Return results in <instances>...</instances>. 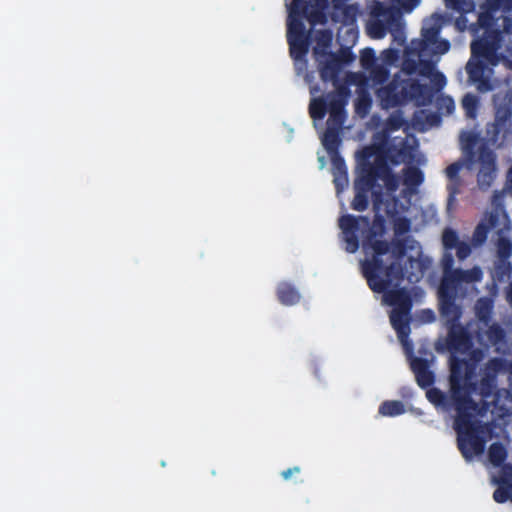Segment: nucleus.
<instances>
[{
  "mask_svg": "<svg viewBox=\"0 0 512 512\" xmlns=\"http://www.w3.org/2000/svg\"><path fill=\"white\" fill-rule=\"evenodd\" d=\"M455 249L457 250V255L460 259H464L470 253V247L465 242H459Z\"/></svg>",
  "mask_w": 512,
  "mask_h": 512,
  "instance_id": "28",
  "label": "nucleus"
},
{
  "mask_svg": "<svg viewBox=\"0 0 512 512\" xmlns=\"http://www.w3.org/2000/svg\"><path fill=\"white\" fill-rule=\"evenodd\" d=\"M384 57H385V60H384L385 62H387V63L392 62L393 61V52L392 51H386L384 53Z\"/></svg>",
  "mask_w": 512,
  "mask_h": 512,
  "instance_id": "36",
  "label": "nucleus"
},
{
  "mask_svg": "<svg viewBox=\"0 0 512 512\" xmlns=\"http://www.w3.org/2000/svg\"><path fill=\"white\" fill-rule=\"evenodd\" d=\"M459 165L458 164H453L451 165L450 167L447 168V175L453 179L456 177L458 171H459Z\"/></svg>",
  "mask_w": 512,
  "mask_h": 512,
  "instance_id": "34",
  "label": "nucleus"
},
{
  "mask_svg": "<svg viewBox=\"0 0 512 512\" xmlns=\"http://www.w3.org/2000/svg\"><path fill=\"white\" fill-rule=\"evenodd\" d=\"M494 499L497 502H512V483H510L508 480H502L499 484V487L494 492Z\"/></svg>",
  "mask_w": 512,
  "mask_h": 512,
  "instance_id": "17",
  "label": "nucleus"
},
{
  "mask_svg": "<svg viewBox=\"0 0 512 512\" xmlns=\"http://www.w3.org/2000/svg\"><path fill=\"white\" fill-rule=\"evenodd\" d=\"M383 152L380 148H366L363 151V158L358 168L355 180V197L352 207L355 210H364L369 202V197L374 198V210L376 223L372 228L368 243L365 246L366 257L362 261V268L371 289L375 292H383V302L393 307L390 314V321L398 333V338L406 351L409 344L406 337L409 333L408 311L409 297L403 291L395 290L393 281L398 279L400 274L396 264L406 265L410 263L411 269L417 273L410 272L407 268L405 274L410 281L417 280L420 274L419 251L407 255L403 252L397 256L387 249V245L375 236L382 230V219L384 216H393L398 213L397 201H390L391 193L396 191L398 180L390 174L389 169L383 160Z\"/></svg>",
  "mask_w": 512,
  "mask_h": 512,
  "instance_id": "1",
  "label": "nucleus"
},
{
  "mask_svg": "<svg viewBox=\"0 0 512 512\" xmlns=\"http://www.w3.org/2000/svg\"><path fill=\"white\" fill-rule=\"evenodd\" d=\"M460 241L453 231H445L443 234V244L446 249L456 248Z\"/></svg>",
  "mask_w": 512,
  "mask_h": 512,
  "instance_id": "26",
  "label": "nucleus"
},
{
  "mask_svg": "<svg viewBox=\"0 0 512 512\" xmlns=\"http://www.w3.org/2000/svg\"><path fill=\"white\" fill-rule=\"evenodd\" d=\"M422 181V175L420 171L416 168H411L407 170L404 178L403 185L405 188L402 190L404 193H411L413 188L417 186Z\"/></svg>",
  "mask_w": 512,
  "mask_h": 512,
  "instance_id": "14",
  "label": "nucleus"
},
{
  "mask_svg": "<svg viewBox=\"0 0 512 512\" xmlns=\"http://www.w3.org/2000/svg\"><path fill=\"white\" fill-rule=\"evenodd\" d=\"M509 227V221L506 214L502 211H496L495 215H491L489 219V226L487 229L493 230L497 233L502 232Z\"/></svg>",
  "mask_w": 512,
  "mask_h": 512,
  "instance_id": "13",
  "label": "nucleus"
},
{
  "mask_svg": "<svg viewBox=\"0 0 512 512\" xmlns=\"http://www.w3.org/2000/svg\"><path fill=\"white\" fill-rule=\"evenodd\" d=\"M411 3H401L400 1H398L400 7L406 11V12H409L411 11L416 5H418V0H409Z\"/></svg>",
  "mask_w": 512,
  "mask_h": 512,
  "instance_id": "32",
  "label": "nucleus"
},
{
  "mask_svg": "<svg viewBox=\"0 0 512 512\" xmlns=\"http://www.w3.org/2000/svg\"><path fill=\"white\" fill-rule=\"evenodd\" d=\"M321 0H294L289 8L288 15V41L292 57L300 61L307 52L306 36L301 22L305 16L311 23L321 19Z\"/></svg>",
  "mask_w": 512,
  "mask_h": 512,
  "instance_id": "4",
  "label": "nucleus"
},
{
  "mask_svg": "<svg viewBox=\"0 0 512 512\" xmlns=\"http://www.w3.org/2000/svg\"><path fill=\"white\" fill-rule=\"evenodd\" d=\"M368 223L364 218H353L351 216H343L339 220V226L343 233V238L346 242V250L348 252H355L358 244V234L361 233Z\"/></svg>",
  "mask_w": 512,
  "mask_h": 512,
  "instance_id": "7",
  "label": "nucleus"
},
{
  "mask_svg": "<svg viewBox=\"0 0 512 512\" xmlns=\"http://www.w3.org/2000/svg\"><path fill=\"white\" fill-rule=\"evenodd\" d=\"M299 472H300V467L294 466L292 468H288L287 470L282 471L281 476L284 480L287 481V480L291 479L293 474H297Z\"/></svg>",
  "mask_w": 512,
  "mask_h": 512,
  "instance_id": "30",
  "label": "nucleus"
},
{
  "mask_svg": "<svg viewBox=\"0 0 512 512\" xmlns=\"http://www.w3.org/2000/svg\"><path fill=\"white\" fill-rule=\"evenodd\" d=\"M402 124H403V120L399 115H394L390 119V125L392 126L393 129L400 128L402 126Z\"/></svg>",
  "mask_w": 512,
  "mask_h": 512,
  "instance_id": "31",
  "label": "nucleus"
},
{
  "mask_svg": "<svg viewBox=\"0 0 512 512\" xmlns=\"http://www.w3.org/2000/svg\"><path fill=\"white\" fill-rule=\"evenodd\" d=\"M319 169L322 170L325 167L324 156L318 154Z\"/></svg>",
  "mask_w": 512,
  "mask_h": 512,
  "instance_id": "37",
  "label": "nucleus"
},
{
  "mask_svg": "<svg viewBox=\"0 0 512 512\" xmlns=\"http://www.w3.org/2000/svg\"><path fill=\"white\" fill-rule=\"evenodd\" d=\"M460 138H461V141L467 142V144H466L467 148H472L471 147L473 144V136L472 135H470L466 132H462Z\"/></svg>",
  "mask_w": 512,
  "mask_h": 512,
  "instance_id": "33",
  "label": "nucleus"
},
{
  "mask_svg": "<svg viewBox=\"0 0 512 512\" xmlns=\"http://www.w3.org/2000/svg\"><path fill=\"white\" fill-rule=\"evenodd\" d=\"M342 106L343 102L340 99V95H337V99L333 97L329 102L331 118H333L335 122L340 118Z\"/></svg>",
  "mask_w": 512,
  "mask_h": 512,
  "instance_id": "25",
  "label": "nucleus"
},
{
  "mask_svg": "<svg viewBox=\"0 0 512 512\" xmlns=\"http://www.w3.org/2000/svg\"><path fill=\"white\" fill-rule=\"evenodd\" d=\"M424 82H416L413 79L402 80L400 83L395 82L391 86L382 87L378 90V96L383 106L392 107L409 98L416 101L417 104H425L432 96V89L428 87L426 79Z\"/></svg>",
  "mask_w": 512,
  "mask_h": 512,
  "instance_id": "5",
  "label": "nucleus"
},
{
  "mask_svg": "<svg viewBox=\"0 0 512 512\" xmlns=\"http://www.w3.org/2000/svg\"><path fill=\"white\" fill-rule=\"evenodd\" d=\"M405 412L404 405L399 401L384 402L379 408V414L382 416H397Z\"/></svg>",
  "mask_w": 512,
  "mask_h": 512,
  "instance_id": "15",
  "label": "nucleus"
},
{
  "mask_svg": "<svg viewBox=\"0 0 512 512\" xmlns=\"http://www.w3.org/2000/svg\"><path fill=\"white\" fill-rule=\"evenodd\" d=\"M473 370V364H468L464 359L454 356L451 361L449 396H444L437 389H429L426 392L428 400L436 407L443 410L456 409L458 444L466 459H471L483 451L486 430L477 424L476 415L480 411L477 401L486 399L492 389L490 379L481 380L479 393L476 392V388L472 389L471 387L476 385Z\"/></svg>",
  "mask_w": 512,
  "mask_h": 512,
  "instance_id": "2",
  "label": "nucleus"
},
{
  "mask_svg": "<svg viewBox=\"0 0 512 512\" xmlns=\"http://www.w3.org/2000/svg\"><path fill=\"white\" fill-rule=\"evenodd\" d=\"M449 44L440 39L435 29H425L423 32V48L420 51V57L425 58L430 54L441 55L448 51Z\"/></svg>",
  "mask_w": 512,
  "mask_h": 512,
  "instance_id": "9",
  "label": "nucleus"
},
{
  "mask_svg": "<svg viewBox=\"0 0 512 512\" xmlns=\"http://www.w3.org/2000/svg\"><path fill=\"white\" fill-rule=\"evenodd\" d=\"M335 139V133L332 128H329L321 138L322 144L327 147V149L332 148V144Z\"/></svg>",
  "mask_w": 512,
  "mask_h": 512,
  "instance_id": "27",
  "label": "nucleus"
},
{
  "mask_svg": "<svg viewBox=\"0 0 512 512\" xmlns=\"http://www.w3.org/2000/svg\"><path fill=\"white\" fill-rule=\"evenodd\" d=\"M481 275V271L478 268H474L471 271H457L456 281L452 280L448 275L445 276L440 286L439 294L441 298V312L448 321L457 316L456 309L450 303L453 290L462 282L478 281L481 278Z\"/></svg>",
  "mask_w": 512,
  "mask_h": 512,
  "instance_id": "6",
  "label": "nucleus"
},
{
  "mask_svg": "<svg viewBox=\"0 0 512 512\" xmlns=\"http://www.w3.org/2000/svg\"><path fill=\"white\" fill-rule=\"evenodd\" d=\"M466 22L467 21L464 18H461V19L457 20L456 21V25H457L458 29L464 30L465 27H466Z\"/></svg>",
  "mask_w": 512,
  "mask_h": 512,
  "instance_id": "35",
  "label": "nucleus"
},
{
  "mask_svg": "<svg viewBox=\"0 0 512 512\" xmlns=\"http://www.w3.org/2000/svg\"><path fill=\"white\" fill-rule=\"evenodd\" d=\"M160 465H161L162 467H165V466H166V462H165L164 460H162V461L160 462Z\"/></svg>",
  "mask_w": 512,
  "mask_h": 512,
  "instance_id": "40",
  "label": "nucleus"
},
{
  "mask_svg": "<svg viewBox=\"0 0 512 512\" xmlns=\"http://www.w3.org/2000/svg\"><path fill=\"white\" fill-rule=\"evenodd\" d=\"M320 39L318 45L314 48L316 54H324L331 42V33L327 31H320Z\"/></svg>",
  "mask_w": 512,
  "mask_h": 512,
  "instance_id": "23",
  "label": "nucleus"
},
{
  "mask_svg": "<svg viewBox=\"0 0 512 512\" xmlns=\"http://www.w3.org/2000/svg\"><path fill=\"white\" fill-rule=\"evenodd\" d=\"M310 115L313 118V125L316 120L322 119L325 115V103L320 99H314L310 104Z\"/></svg>",
  "mask_w": 512,
  "mask_h": 512,
  "instance_id": "20",
  "label": "nucleus"
},
{
  "mask_svg": "<svg viewBox=\"0 0 512 512\" xmlns=\"http://www.w3.org/2000/svg\"><path fill=\"white\" fill-rule=\"evenodd\" d=\"M292 133H293V129L290 128V136L288 137L287 142L291 141Z\"/></svg>",
  "mask_w": 512,
  "mask_h": 512,
  "instance_id": "38",
  "label": "nucleus"
},
{
  "mask_svg": "<svg viewBox=\"0 0 512 512\" xmlns=\"http://www.w3.org/2000/svg\"><path fill=\"white\" fill-rule=\"evenodd\" d=\"M508 177L510 180H512V168L509 170Z\"/></svg>",
  "mask_w": 512,
  "mask_h": 512,
  "instance_id": "39",
  "label": "nucleus"
},
{
  "mask_svg": "<svg viewBox=\"0 0 512 512\" xmlns=\"http://www.w3.org/2000/svg\"><path fill=\"white\" fill-rule=\"evenodd\" d=\"M474 169L478 171V183L482 188L490 186L495 177L494 156L490 152L480 153L474 161Z\"/></svg>",
  "mask_w": 512,
  "mask_h": 512,
  "instance_id": "8",
  "label": "nucleus"
},
{
  "mask_svg": "<svg viewBox=\"0 0 512 512\" xmlns=\"http://www.w3.org/2000/svg\"><path fill=\"white\" fill-rule=\"evenodd\" d=\"M334 183L336 186L337 193L339 194L348 184L346 175V168L342 163H337L336 170L334 171Z\"/></svg>",
  "mask_w": 512,
  "mask_h": 512,
  "instance_id": "18",
  "label": "nucleus"
},
{
  "mask_svg": "<svg viewBox=\"0 0 512 512\" xmlns=\"http://www.w3.org/2000/svg\"><path fill=\"white\" fill-rule=\"evenodd\" d=\"M510 0H488L479 16V27L474 31L477 39L471 44L472 58L467 64L470 80L481 91L491 89V69L494 65V52L498 49L497 38L500 31L512 33V17L502 12L509 7Z\"/></svg>",
  "mask_w": 512,
  "mask_h": 512,
  "instance_id": "3",
  "label": "nucleus"
},
{
  "mask_svg": "<svg viewBox=\"0 0 512 512\" xmlns=\"http://www.w3.org/2000/svg\"><path fill=\"white\" fill-rule=\"evenodd\" d=\"M411 367L415 372L416 380L422 387L428 385L432 381L431 374L426 370L425 364L420 359H414L411 362Z\"/></svg>",
  "mask_w": 512,
  "mask_h": 512,
  "instance_id": "11",
  "label": "nucleus"
},
{
  "mask_svg": "<svg viewBox=\"0 0 512 512\" xmlns=\"http://www.w3.org/2000/svg\"><path fill=\"white\" fill-rule=\"evenodd\" d=\"M279 298L285 305H294L299 301V295L288 284L283 283L279 287Z\"/></svg>",
  "mask_w": 512,
  "mask_h": 512,
  "instance_id": "16",
  "label": "nucleus"
},
{
  "mask_svg": "<svg viewBox=\"0 0 512 512\" xmlns=\"http://www.w3.org/2000/svg\"><path fill=\"white\" fill-rule=\"evenodd\" d=\"M505 457V450L499 444L491 445L489 449V459L493 465H499Z\"/></svg>",
  "mask_w": 512,
  "mask_h": 512,
  "instance_id": "21",
  "label": "nucleus"
},
{
  "mask_svg": "<svg viewBox=\"0 0 512 512\" xmlns=\"http://www.w3.org/2000/svg\"><path fill=\"white\" fill-rule=\"evenodd\" d=\"M361 63L366 70H370L371 74L375 75V78L381 81L382 77V66L380 63L374 61V53L370 49L363 50L361 53Z\"/></svg>",
  "mask_w": 512,
  "mask_h": 512,
  "instance_id": "10",
  "label": "nucleus"
},
{
  "mask_svg": "<svg viewBox=\"0 0 512 512\" xmlns=\"http://www.w3.org/2000/svg\"><path fill=\"white\" fill-rule=\"evenodd\" d=\"M509 65H512V60H507Z\"/></svg>",
  "mask_w": 512,
  "mask_h": 512,
  "instance_id": "41",
  "label": "nucleus"
},
{
  "mask_svg": "<svg viewBox=\"0 0 512 512\" xmlns=\"http://www.w3.org/2000/svg\"><path fill=\"white\" fill-rule=\"evenodd\" d=\"M509 108H498L496 112V126H495V136L497 137L499 134H502V137L505 138L508 130L509 125L507 123L508 117H509Z\"/></svg>",
  "mask_w": 512,
  "mask_h": 512,
  "instance_id": "12",
  "label": "nucleus"
},
{
  "mask_svg": "<svg viewBox=\"0 0 512 512\" xmlns=\"http://www.w3.org/2000/svg\"><path fill=\"white\" fill-rule=\"evenodd\" d=\"M462 106L466 111L467 117H474V111L477 106V99L475 96L467 94L462 100Z\"/></svg>",
  "mask_w": 512,
  "mask_h": 512,
  "instance_id": "24",
  "label": "nucleus"
},
{
  "mask_svg": "<svg viewBox=\"0 0 512 512\" xmlns=\"http://www.w3.org/2000/svg\"><path fill=\"white\" fill-rule=\"evenodd\" d=\"M446 2L449 7L464 13L472 11L474 7L472 0H446Z\"/></svg>",
  "mask_w": 512,
  "mask_h": 512,
  "instance_id": "22",
  "label": "nucleus"
},
{
  "mask_svg": "<svg viewBox=\"0 0 512 512\" xmlns=\"http://www.w3.org/2000/svg\"><path fill=\"white\" fill-rule=\"evenodd\" d=\"M441 102H442V105H444L446 107V113L447 114H450L454 111L455 109V104H454V101L452 100V98L450 97H443L441 99Z\"/></svg>",
  "mask_w": 512,
  "mask_h": 512,
  "instance_id": "29",
  "label": "nucleus"
},
{
  "mask_svg": "<svg viewBox=\"0 0 512 512\" xmlns=\"http://www.w3.org/2000/svg\"><path fill=\"white\" fill-rule=\"evenodd\" d=\"M387 27L382 23V19L374 18L368 24V32L373 38H382L386 33Z\"/></svg>",
  "mask_w": 512,
  "mask_h": 512,
  "instance_id": "19",
  "label": "nucleus"
}]
</instances>
